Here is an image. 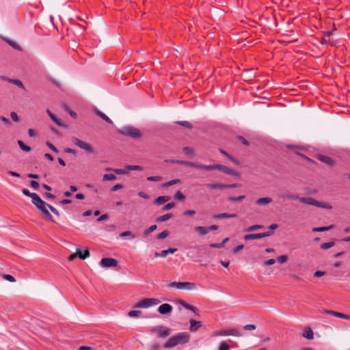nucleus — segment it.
<instances>
[{
	"label": "nucleus",
	"instance_id": "1",
	"mask_svg": "<svg viewBox=\"0 0 350 350\" xmlns=\"http://www.w3.org/2000/svg\"><path fill=\"white\" fill-rule=\"evenodd\" d=\"M190 336L186 332H179L172 337L163 345L165 349H170L176 347L178 345L185 344L189 342Z\"/></svg>",
	"mask_w": 350,
	"mask_h": 350
},
{
	"label": "nucleus",
	"instance_id": "2",
	"mask_svg": "<svg viewBox=\"0 0 350 350\" xmlns=\"http://www.w3.org/2000/svg\"><path fill=\"white\" fill-rule=\"evenodd\" d=\"M38 209L41 211L42 215L46 218L47 219L54 221L52 215L48 211L49 204L46 203L44 201H43L40 197L33 203Z\"/></svg>",
	"mask_w": 350,
	"mask_h": 350
},
{
	"label": "nucleus",
	"instance_id": "3",
	"mask_svg": "<svg viewBox=\"0 0 350 350\" xmlns=\"http://www.w3.org/2000/svg\"><path fill=\"white\" fill-rule=\"evenodd\" d=\"M118 133L134 139H138L142 137L140 131L132 126H126L120 129Z\"/></svg>",
	"mask_w": 350,
	"mask_h": 350
},
{
	"label": "nucleus",
	"instance_id": "4",
	"mask_svg": "<svg viewBox=\"0 0 350 350\" xmlns=\"http://www.w3.org/2000/svg\"><path fill=\"white\" fill-rule=\"evenodd\" d=\"M242 336V334L234 329V328H229V329H222L219 330H215L212 332V336L217 337V336Z\"/></svg>",
	"mask_w": 350,
	"mask_h": 350
},
{
	"label": "nucleus",
	"instance_id": "5",
	"mask_svg": "<svg viewBox=\"0 0 350 350\" xmlns=\"http://www.w3.org/2000/svg\"><path fill=\"white\" fill-rule=\"evenodd\" d=\"M161 303V301L158 299L155 298H146L143 299L139 302H137L134 308H147L153 306L158 305Z\"/></svg>",
	"mask_w": 350,
	"mask_h": 350
},
{
	"label": "nucleus",
	"instance_id": "6",
	"mask_svg": "<svg viewBox=\"0 0 350 350\" xmlns=\"http://www.w3.org/2000/svg\"><path fill=\"white\" fill-rule=\"evenodd\" d=\"M72 142L76 146H77L79 148L83 150L86 152L92 153L94 151L92 146L90 144H88L84 141H82L77 137H72Z\"/></svg>",
	"mask_w": 350,
	"mask_h": 350
},
{
	"label": "nucleus",
	"instance_id": "7",
	"mask_svg": "<svg viewBox=\"0 0 350 350\" xmlns=\"http://www.w3.org/2000/svg\"><path fill=\"white\" fill-rule=\"evenodd\" d=\"M99 264L103 268L115 267L118 265V261L112 258H103Z\"/></svg>",
	"mask_w": 350,
	"mask_h": 350
},
{
	"label": "nucleus",
	"instance_id": "8",
	"mask_svg": "<svg viewBox=\"0 0 350 350\" xmlns=\"http://www.w3.org/2000/svg\"><path fill=\"white\" fill-rule=\"evenodd\" d=\"M154 332L159 337L164 338L169 336L171 333V330L165 326H157L153 328Z\"/></svg>",
	"mask_w": 350,
	"mask_h": 350
},
{
	"label": "nucleus",
	"instance_id": "9",
	"mask_svg": "<svg viewBox=\"0 0 350 350\" xmlns=\"http://www.w3.org/2000/svg\"><path fill=\"white\" fill-rule=\"evenodd\" d=\"M178 289L191 291L196 288L195 283L189 282H178Z\"/></svg>",
	"mask_w": 350,
	"mask_h": 350
},
{
	"label": "nucleus",
	"instance_id": "10",
	"mask_svg": "<svg viewBox=\"0 0 350 350\" xmlns=\"http://www.w3.org/2000/svg\"><path fill=\"white\" fill-rule=\"evenodd\" d=\"M218 170H220V171H222L223 172H224L225 174H230V175H232V176H240V174L239 172H237V171H235L234 170H232L231 168H229L225 165H220V164H218Z\"/></svg>",
	"mask_w": 350,
	"mask_h": 350
},
{
	"label": "nucleus",
	"instance_id": "11",
	"mask_svg": "<svg viewBox=\"0 0 350 350\" xmlns=\"http://www.w3.org/2000/svg\"><path fill=\"white\" fill-rule=\"evenodd\" d=\"M172 310V307L169 304H163L158 308V312L161 314L170 313Z\"/></svg>",
	"mask_w": 350,
	"mask_h": 350
},
{
	"label": "nucleus",
	"instance_id": "12",
	"mask_svg": "<svg viewBox=\"0 0 350 350\" xmlns=\"http://www.w3.org/2000/svg\"><path fill=\"white\" fill-rule=\"evenodd\" d=\"M179 303L186 309H188L189 310H191L196 316H200V311L199 310L194 307L193 306H191L187 302H185L183 300H180Z\"/></svg>",
	"mask_w": 350,
	"mask_h": 350
},
{
	"label": "nucleus",
	"instance_id": "13",
	"mask_svg": "<svg viewBox=\"0 0 350 350\" xmlns=\"http://www.w3.org/2000/svg\"><path fill=\"white\" fill-rule=\"evenodd\" d=\"M299 201L302 203L310 204V205H313L315 206H317L318 205H319V201H317L312 198L301 197L300 198H299Z\"/></svg>",
	"mask_w": 350,
	"mask_h": 350
},
{
	"label": "nucleus",
	"instance_id": "14",
	"mask_svg": "<svg viewBox=\"0 0 350 350\" xmlns=\"http://www.w3.org/2000/svg\"><path fill=\"white\" fill-rule=\"evenodd\" d=\"M197 169H202L205 170H217L218 169V164H213V165H203L200 163H196V167Z\"/></svg>",
	"mask_w": 350,
	"mask_h": 350
},
{
	"label": "nucleus",
	"instance_id": "15",
	"mask_svg": "<svg viewBox=\"0 0 350 350\" xmlns=\"http://www.w3.org/2000/svg\"><path fill=\"white\" fill-rule=\"evenodd\" d=\"M325 313L327 314H331L334 317L341 318V319H350L349 315H347L343 313H340V312H334V311H331V310H325Z\"/></svg>",
	"mask_w": 350,
	"mask_h": 350
},
{
	"label": "nucleus",
	"instance_id": "16",
	"mask_svg": "<svg viewBox=\"0 0 350 350\" xmlns=\"http://www.w3.org/2000/svg\"><path fill=\"white\" fill-rule=\"evenodd\" d=\"M190 327L189 329L191 332H195L201 326L202 323L200 321H196L194 319H190L189 321Z\"/></svg>",
	"mask_w": 350,
	"mask_h": 350
},
{
	"label": "nucleus",
	"instance_id": "17",
	"mask_svg": "<svg viewBox=\"0 0 350 350\" xmlns=\"http://www.w3.org/2000/svg\"><path fill=\"white\" fill-rule=\"evenodd\" d=\"M172 163L175 164H179V165H184L192 167H196V163L187 161H183V160H172L171 161Z\"/></svg>",
	"mask_w": 350,
	"mask_h": 350
},
{
	"label": "nucleus",
	"instance_id": "18",
	"mask_svg": "<svg viewBox=\"0 0 350 350\" xmlns=\"http://www.w3.org/2000/svg\"><path fill=\"white\" fill-rule=\"evenodd\" d=\"M272 202V199L269 197L260 198L256 201V204L259 206H265Z\"/></svg>",
	"mask_w": 350,
	"mask_h": 350
},
{
	"label": "nucleus",
	"instance_id": "19",
	"mask_svg": "<svg viewBox=\"0 0 350 350\" xmlns=\"http://www.w3.org/2000/svg\"><path fill=\"white\" fill-rule=\"evenodd\" d=\"M170 199V196H159L158 198H157L154 200V203L157 205H161V204H163L167 202V201H169Z\"/></svg>",
	"mask_w": 350,
	"mask_h": 350
},
{
	"label": "nucleus",
	"instance_id": "20",
	"mask_svg": "<svg viewBox=\"0 0 350 350\" xmlns=\"http://www.w3.org/2000/svg\"><path fill=\"white\" fill-rule=\"evenodd\" d=\"M22 192L25 196L30 197L32 199V203H33L39 198V196L37 193H31L27 189H23Z\"/></svg>",
	"mask_w": 350,
	"mask_h": 350
},
{
	"label": "nucleus",
	"instance_id": "21",
	"mask_svg": "<svg viewBox=\"0 0 350 350\" xmlns=\"http://www.w3.org/2000/svg\"><path fill=\"white\" fill-rule=\"evenodd\" d=\"M236 214H228V213H220L216 214L213 215V218L215 219H227V218H232L235 217Z\"/></svg>",
	"mask_w": 350,
	"mask_h": 350
},
{
	"label": "nucleus",
	"instance_id": "22",
	"mask_svg": "<svg viewBox=\"0 0 350 350\" xmlns=\"http://www.w3.org/2000/svg\"><path fill=\"white\" fill-rule=\"evenodd\" d=\"M46 112H47L49 116L50 117V118L51 119V120L53 121L57 125H58L59 126H63V124L61 122V121L59 120H58L50 110L47 109Z\"/></svg>",
	"mask_w": 350,
	"mask_h": 350
},
{
	"label": "nucleus",
	"instance_id": "23",
	"mask_svg": "<svg viewBox=\"0 0 350 350\" xmlns=\"http://www.w3.org/2000/svg\"><path fill=\"white\" fill-rule=\"evenodd\" d=\"M194 230L200 235H206L209 232L208 228L204 226H196L195 227Z\"/></svg>",
	"mask_w": 350,
	"mask_h": 350
},
{
	"label": "nucleus",
	"instance_id": "24",
	"mask_svg": "<svg viewBox=\"0 0 350 350\" xmlns=\"http://www.w3.org/2000/svg\"><path fill=\"white\" fill-rule=\"evenodd\" d=\"M77 254L78 257L83 260L90 256V252L88 250H85L82 252L81 250H77Z\"/></svg>",
	"mask_w": 350,
	"mask_h": 350
},
{
	"label": "nucleus",
	"instance_id": "25",
	"mask_svg": "<svg viewBox=\"0 0 350 350\" xmlns=\"http://www.w3.org/2000/svg\"><path fill=\"white\" fill-rule=\"evenodd\" d=\"M176 251H177L176 248H170L168 250H163L161 252L160 257L165 258L168 254H172L175 253Z\"/></svg>",
	"mask_w": 350,
	"mask_h": 350
},
{
	"label": "nucleus",
	"instance_id": "26",
	"mask_svg": "<svg viewBox=\"0 0 350 350\" xmlns=\"http://www.w3.org/2000/svg\"><path fill=\"white\" fill-rule=\"evenodd\" d=\"M244 239L246 241L252 240V239H262L261 234H248L244 236Z\"/></svg>",
	"mask_w": 350,
	"mask_h": 350
},
{
	"label": "nucleus",
	"instance_id": "27",
	"mask_svg": "<svg viewBox=\"0 0 350 350\" xmlns=\"http://www.w3.org/2000/svg\"><path fill=\"white\" fill-rule=\"evenodd\" d=\"M206 186L209 189H225L226 187V184H222V183H211V184H208Z\"/></svg>",
	"mask_w": 350,
	"mask_h": 350
},
{
	"label": "nucleus",
	"instance_id": "28",
	"mask_svg": "<svg viewBox=\"0 0 350 350\" xmlns=\"http://www.w3.org/2000/svg\"><path fill=\"white\" fill-rule=\"evenodd\" d=\"M304 337H305L307 339L311 340L314 337L313 332L310 328H306L304 329V332L303 333Z\"/></svg>",
	"mask_w": 350,
	"mask_h": 350
},
{
	"label": "nucleus",
	"instance_id": "29",
	"mask_svg": "<svg viewBox=\"0 0 350 350\" xmlns=\"http://www.w3.org/2000/svg\"><path fill=\"white\" fill-rule=\"evenodd\" d=\"M172 217V215L171 213H167V214H165V215H163L157 217L156 221L157 222H163V221H165L170 219Z\"/></svg>",
	"mask_w": 350,
	"mask_h": 350
},
{
	"label": "nucleus",
	"instance_id": "30",
	"mask_svg": "<svg viewBox=\"0 0 350 350\" xmlns=\"http://www.w3.org/2000/svg\"><path fill=\"white\" fill-rule=\"evenodd\" d=\"M180 183V179H173L172 180H170L168 182H166V183H164L163 184H162V187H168L170 186H172V185H176V184H178V183Z\"/></svg>",
	"mask_w": 350,
	"mask_h": 350
},
{
	"label": "nucleus",
	"instance_id": "31",
	"mask_svg": "<svg viewBox=\"0 0 350 350\" xmlns=\"http://www.w3.org/2000/svg\"><path fill=\"white\" fill-rule=\"evenodd\" d=\"M18 144L21 149L25 152H29L31 150L30 146L25 145L24 142L21 140L18 141Z\"/></svg>",
	"mask_w": 350,
	"mask_h": 350
},
{
	"label": "nucleus",
	"instance_id": "32",
	"mask_svg": "<svg viewBox=\"0 0 350 350\" xmlns=\"http://www.w3.org/2000/svg\"><path fill=\"white\" fill-rule=\"evenodd\" d=\"M96 114L100 117L103 120H104L105 121H106L107 123H109V124H113V122L112 120L108 118L104 113L100 111H96Z\"/></svg>",
	"mask_w": 350,
	"mask_h": 350
},
{
	"label": "nucleus",
	"instance_id": "33",
	"mask_svg": "<svg viewBox=\"0 0 350 350\" xmlns=\"http://www.w3.org/2000/svg\"><path fill=\"white\" fill-rule=\"evenodd\" d=\"M116 179V176L112 174H106L103 175V181H109L114 180Z\"/></svg>",
	"mask_w": 350,
	"mask_h": 350
},
{
	"label": "nucleus",
	"instance_id": "34",
	"mask_svg": "<svg viewBox=\"0 0 350 350\" xmlns=\"http://www.w3.org/2000/svg\"><path fill=\"white\" fill-rule=\"evenodd\" d=\"M263 228H264V226H262V225H253V226H251L249 228H247L245 230V231L246 232H253V231H255V230H257L262 229Z\"/></svg>",
	"mask_w": 350,
	"mask_h": 350
},
{
	"label": "nucleus",
	"instance_id": "35",
	"mask_svg": "<svg viewBox=\"0 0 350 350\" xmlns=\"http://www.w3.org/2000/svg\"><path fill=\"white\" fill-rule=\"evenodd\" d=\"M183 150L186 154H187L189 156H191V157L194 156V150L192 148L184 147Z\"/></svg>",
	"mask_w": 350,
	"mask_h": 350
},
{
	"label": "nucleus",
	"instance_id": "36",
	"mask_svg": "<svg viewBox=\"0 0 350 350\" xmlns=\"http://www.w3.org/2000/svg\"><path fill=\"white\" fill-rule=\"evenodd\" d=\"M157 228V225H152L148 228L144 230V234L145 236L148 235L150 233L154 232Z\"/></svg>",
	"mask_w": 350,
	"mask_h": 350
},
{
	"label": "nucleus",
	"instance_id": "37",
	"mask_svg": "<svg viewBox=\"0 0 350 350\" xmlns=\"http://www.w3.org/2000/svg\"><path fill=\"white\" fill-rule=\"evenodd\" d=\"M174 198L177 200L183 201L185 199V196L180 191H178L174 195Z\"/></svg>",
	"mask_w": 350,
	"mask_h": 350
},
{
	"label": "nucleus",
	"instance_id": "38",
	"mask_svg": "<svg viewBox=\"0 0 350 350\" xmlns=\"http://www.w3.org/2000/svg\"><path fill=\"white\" fill-rule=\"evenodd\" d=\"M334 245V242L323 243L321 245V248L323 250H327Z\"/></svg>",
	"mask_w": 350,
	"mask_h": 350
},
{
	"label": "nucleus",
	"instance_id": "39",
	"mask_svg": "<svg viewBox=\"0 0 350 350\" xmlns=\"http://www.w3.org/2000/svg\"><path fill=\"white\" fill-rule=\"evenodd\" d=\"M9 82H10V83H13V84H14V85H17L18 87L21 88H23V89H24V88H24V85H23V83H22V81H20V80H18V79H12V80H9Z\"/></svg>",
	"mask_w": 350,
	"mask_h": 350
},
{
	"label": "nucleus",
	"instance_id": "40",
	"mask_svg": "<svg viewBox=\"0 0 350 350\" xmlns=\"http://www.w3.org/2000/svg\"><path fill=\"white\" fill-rule=\"evenodd\" d=\"M125 169L129 170H143V167L139 165H126Z\"/></svg>",
	"mask_w": 350,
	"mask_h": 350
},
{
	"label": "nucleus",
	"instance_id": "41",
	"mask_svg": "<svg viewBox=\"0 0 350 350\" xmlns=\"http://www.w3.org/2000/svg\"><path fill=\"white\" fill-rule=\"evenodd\" d=\"M141 313L140 310H131L128 314L130 317H138Z\"/></svg>",
	"mask_w": 350,
	"mask_h": 350
},
{
	"label": "nucleus",
	"instance_id": "42",
	"mask_svg": "<svg viewBox=\"0 0 350 350\" xmlns=\"http://www.w3.org/2000/svg\"><path fill=\"white\" fill-rule=\"evenodd\" d=\"M320 159L323 162L327 163L329 165H332V163H333L332 159L328 157L321 156Z\"/></svg>",
	"mask_w": 350,
	"mask_h": 350
},
{
	"label": "nucleus",
	"instance_id": "43",
	"mask_svg": "<svg viewBox=\"0 0 350 350\" xmlns=\"http://www.w3.org/2000/svg\"><path fill=\"white\" fill-rule=\"evenodd\" d=\"M319 205H318L317 207H321V208H323L325 209H331L332 208V205L327 202L323 203V202H319Z\"/></svg>",
	"mask_w": 350,
	"mask_h": 350
},
{
	"label": "nucleus",
	"instance_id": "44",
	"mask_svg": "<svg viewBox=\"0 0 350 350\" xmlns=\"http://www.w3.org/2000/svg\"><path fill=\"white\" fill-rule=\"evenodd\" d=\"M107 171L113 170L116 174H118V175L126 174V170H124V169L111 170V168H108V169H107Z\"/></svg>",
	"mask_w": 350,
	"mask_h": 350
},
{
	"label": "nucleus",
	"instance_id": "45",
	"mask_svg": "<svg viewBox=\"0 0 350 350\" xmlns=\"http://www.w3.org/2000/svg\"><path fill=\"white\" fill-rule=\"evenodd\" d=\"M245 198V196H239L238 197H230L228 200L232 202H241Z\"/></svg>",
	"mask_w": 350,
	"mask_h": 350
},
{
	"label": "nucleus",
	"instance_id": "46",
	"mask_svg": "<svg viewBox=\"0 0 350 350\" xmlns=\"http://www.w3.org/2000/svg\"><path fill=\"white\" fill-rule=\"evenodd\" d=\"M282 197L286 198H288L289 200H299V198H300L298 196L295 195V194H286V195H283Z\"/></svg>",
	"mask_w": 350,
	"mask_h": 350
},
{
	"label": "nucleus",
	"instance_id": "47",
	"mask_svg": "<svg viewBox=\"0 0 350 350\" xmlns=\"http://www.w3.org/2000/svg\"><path fill=\"white\" fill-rule=\"evenodd\" d=\"M174 206H175V203L174 202H170V203H168V204H165L163 207L162 211H166L172 209Z\"/></svg>",
	"mask_w": 350,
	"mask_h": 350
},
{
	"label": "nucleus",
	"instance_id": "48",
	"mask_svg": "<svg viewBox=\"0 0 350 350\" xmlns=\"http://www.w3.org/2000/svg\"><path fill=\"white\" fill-rule=\"evenodd\" d=\"M287 260H288V256L286 255L279 256L277 258L278 262L281 264L286 262L287 261Z\"/></svg>",
	"mask_w": 350,
	"mask_h": 350
},
{
	"label": "nucleus",
	"instance_id": "49",
	"mask_svg": "<svg viewBox=\"0 0 350 350\" xmlns=\"http://www.w3.org/2000/svg\"><path fill=\"white\" fill-rule=\"evenodd\" d=\"M169 235V232L167 230H163L161 233H159L157 236L158 239H163L166 238Z\"/></svg>",
	"mask_w": 350,
	"mask_h": 350
},
{
	"label": "nucleus",
	"instance_id": "50",
	"mask_svg": "<svg viewBox=\"0 0 350 350\" xmlns=\"http://www.w3.org/2000/svg\"><path fill=\"white\" fill-rule=\"evenodd\" d=\"M230 347L225 342H221L219 343L218 350H229Z\"/></svg>",
	"mask_w": 350,
	"mask_h": 350
},
{
	"label": "nucleus",
	"instance_id": "51",
	"mask_svg": "<svg viewBox=\"0 0 350 350\" xmlns=\"http://www.w3.org/2000/svg\"><path fill=\"white\" fill-rule=\"evenodd\" d=\"M177 124H178L181 126H183L185 127H187L188 129L192 128L191 124L187 121H179V122H177Z\"/></svg>",
	"mask_w": 350,
	"mask_h": 350
},
{
	"label": "nucleus",
	"instance_id": "52",
	"mask_svg": "<svg viewBox=\"0 0 350 350\" xmlns=\"http://www.w3.org/2000/svg\"><path fill=\"white\" fill-rule=\"evenodd\" d=\"M332 228V226H327V227H319V228H313L314 232H324L326 230H328Z\"/></svg>",
	"mask_w": 350,
	"mask_h": 350
},
{
	"label": "nucleus",
	"instance_id": "53",
	"mask_svg": "<svg viewBox=\"0 0 350 350\" xmlns=\"http://www.w3.org/2000/svg\"><path fill=\"white\" fill-rule=\"evenodd\" d=\"M120 237H131L132 238H135V234H132L130 231H125L123 232H121L119 235Z\"/></svg>",
	"mask_w": 350,
	"mask_h": 350
},
{
	"label": "nucleus",
	"instance_id": "54",
	"mask_svg": "<svg viewBox=\"0 0 350 350\" xmlns=\"http://www.w3.org/2000/svg\"><path fill=\"white\" fill-rule=\"evenodd\" d=\"M147 180H149V181H155V182H157V181H160L162 180V177L160 176H148L147 178Z\"/></svg>",
	"mask_w": 350,
	"mask_h": 350
},
{
	"label": "nucleus",
	"instance_id": "55",
	"mask_svg": "<svg viewBox=\"0 0 350 350\" xmlns=\"http://www.w3.org/2000/svg\"><path fill=\"white\" fill-rule=\"evenodd\" d=\"M64 110H65L66 111H67V112L70 115V116H71V117H72V118H77V113H76L75 112H74V111H71V110L70 109V108H69V107H68L67 106H65V107H64Z\"/></svg>",
	"mask_w": 350,
	"mask_h": 350
},
{
	"label": "nucleus",
	"instance_id": "56",
	"mask_svg": "<svg viewBox=\"0 0 350 350\" xmlns=\"http://www.w3.org/2000/svg\"><path fill=\"white\" fill-rule=\"evenodd\" d=\"M3 278L10 282H14L16 281L15 278L12 275L8 274L4 275Z\"/></svg>",
	"mask_w": 350,
	"mask_h": 350
},
{
	"label": "nucleus",
	"instance_id": "57",
	"mask_svg": "<svg viewBox=\"0 0 350 350\" xmlns=\"http://www.w3.org/2000/svg\"><path fill=\"white\" fill-rule=\"evenodd\" d=\"M0 120L6 125V126H10L11 125V122L10 121L6 118L4 116H1L0 117Z\"/></svg>",
	"mask_w": 350,
	"mask_h": 350
},
{
	"label": "nucleus",
	"instance_id": "58",
	"mask_svg": "<svg viewBox=\"0 0 350 350\" xmlns=\"http://www.w3.org/2000/svg\"><path fill=\"white\" fill-rule=\"evenodd\" d=\"M46 146L51 149L52 150L53 152L57 153L58 152V150L51 144L49 142H47L46 143Z\"/></svg>",
	"mask_w": 350,
	"mask_h": 350
},
{
	"label": "nucleus",
	"instance_id": "59",
	"mask_svg": "<svg viewBox=\"0 0 350 350\" xmlns=\"http://www.w3.org/2000/svg\"><path fill=\"white\" fill-rule=\"evenodd\" d=\"M10 117L14 121V122H18L19 121V118L18 117V115L16 114V112H11L10 113Z\"/></svg>",
	"mask_w": 350,
	"mask_h": 350
},
{
	"label": "nucleus",
	"instance_id": "60",
	"mask_svg": "<svg viewBox=\"0 0 350 350\" xmlns=\"http://www.w3.org/2000/svg\"><path fill=\"white\" fill-rule=\"evenodd\" d=\"M275 260L273 258L269 259L267 260H265L263 264L267 266L272 265L275 263Z\"/></svg>",
	"mask_w": 350,
	"mask_h": 350
},
{
	"label": "nucleus",
	"instance_id": "61",
	"mask_svg": "<svg viewBox=\"0 0 350 350\" xmlns=\"http://www.w3.org/2000/svg\"><path fill=\"white\" fill-rule=\"evenodd\" d=\"M243 329L245 330H254L256 329V326L254 325H246L243 326Z\"/></svg>",
	"mask_w": 350,
	"mask_h": 350
},
{
	"label": "nucleus",
	"instance_id": "62",
	"mask_svg": "<svg viewBox=\"0 0 350 350\" xmlns=\"http://www.w3.org/2000/svg\"><path fill=\"white\" fill-rule=\"evenodd\" d=\"M122 187H123L122 185H121V184H116L113 187H111V190L112 191H117L118 189H122Z\"/></svg>",
	"mask_w": 350,
	"mask_h": 350
},
{
	"label": "nucleus",
	"instance_id": "63",
	"mask_svg": "<svg viewBox=\"0 0 350 350\" xmlns=\"http://www.w3.org/2000/svg\"><path fill=\"white\" fill-rule=\"evenodd\" d=\"M30 185L34 189H38V187H39V184L38 182L35 181V180H31L30 182Z\"/></svg>",
	"mask_w": 350,
	"mask_h": 350
},
{
	"label": "nucleus",
	"instance_id": "64",
	"mask_svg": "<svg viewBox=\"0 0 350 350\" xmlns=\"http://www.w3.org/2000/svg\"><path fill=\"white\" fill-rule=\"evenodd\" d=\"M28 134L30 137H36L37 135L36 132L31 129L28 130Z\"/></svg>",
	"mask_w": 350,
	"mask_h": 350
}]
</instances>
